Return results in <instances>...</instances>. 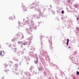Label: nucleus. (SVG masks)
<instances>
[{
    "instance_id": "5",
    "label": "nucleus",
    "mask_w": 79,
    "mask_h": 79,
    "mask_svg": "<svg viewBox=\"0 0 79 79\" xmlns=\"http://www.w3.org/2000/svg\"><path fill=\"white\" fill-rule=\"evenodd\" d=\"M15 52H16V50H17V48H15Z\"/></svg>"
},
{
    "instance_id": "4",
    "label": "nucleus",
    "mask_w": 79,
    "mask_h": 79,
    "mask_svg": "<svg viewBox=\"0 0 79 79\" xmlns=\"http://www.w3.org/2000/svg\"><path fill=\"white\" fill-rule=\"evenodd\" d=\"M77 75H79V72L78 71H77Z\"/></svg>"
},
{
    "instance_id": "10",
    "label": "nucleus",
    "mask_w": 79,
    "mask_h": 79,
    "mask_svg": "<svg viewBox=\"0 0 79 79\" xmlns=\"http://www.w3.org/2000/svg\"><path fill=\"white\" fill-rule=\"evenodd\" d=\"M50 47H52V43H51V44L50 45Z\"/></svg>"
},
{
    "instance_id": "2",
    "label": "nucleus",
    "mask_w": 79,
    "mask_h": 79,
    "mask_svg": "<svg viewBox=\"0 0 79 79\" xmlns=\"http://www.w3.org/2000/svg\"><path fill=\"white\" fill-rule=\"evenodd\" d=\"M69 39H67V42L66 43V44H67V45H68V43H69Z\"/></svg>"
},
{
    "instance_id": "9",
    "label": "nucleus",
    "mask_w": 79,
    "mask_h": 79,
    "mask_svg": "<svg viewBox=\"0 0 79 79\" xmlns=\"http://www.w3.org/2000/svg\"><path fill=\"white\" fill-rule=\"evenodd\" d=\"M79 18H77V20H78L79 19Z\"/></svg>"
},
{
    "instance_id": "7",
    "label": "nucleus",
    "mask_w": 79,
    "mask_h": 79,
    "mask_svg": "<svg viewBox=\"0 0 79 79\" xmlns=\"http://www.w3.org/2000/svg\"><path fill=\"white\" fill-rule=\"evenodd\" d=\"M70 0H68V2L69 3L70 2Z\"/></svg>"
},
{
    "instance_id": "12",
    "label": "nucleus",
    "mask_w": 79,
    "mask_h": 79,
    "mask_svg": "<svg viewBox=\"0 0 79 79\" xmlns=\"http://www.w3.org/2000/svg\"><path fill=\"white\" fill-rule=\"evenodd\" d=\"M0 48H1V46L0 45Z\"/></svg>"
},
{
    "instance_id": "6",
    "label": "nucleus",
    "mask_w": 79,
    "mask_h": 79,
    "mask_svg": "<svg viewBox=\"0 0 79 79\" xmlns=\"http://www.w3.org/2000/svg\"><path fill=\"white\" fill-rule=\"evenodd\" d=\"M61 12H62V14H64V10H62Z\"/></svg>"
},
{
    "instance_id": "1",
    "label": "nucleus",
    "mask_w": 79,
    "mask_h": 79,
    "mask_svg": "<svg viewBox=\"0 0 79 79\" xmlns=\"http://www.w3.org/2000/svg\"><path fill=\"white\" fill-rule=\"evenodd\" d=\"M5 51H1L0 53V56H3L4 55H5Z\"/></svg>"
},
{
    "instance_id": "11",
    "label": "nucleus",
    "mask_w": 79,
    "mask_h": 79,
    "mask_svg": "<svg viewBox=\"0 0 79 79\" xmlns=\"http://www.w3.org/2000/svg\"><path fill=\"white\" fill-rule=\"evenodd\" d=\"M23 45H26V44H23Z\"/></svg>"
},
{
    "instance_id": "3",
    "label": "nucleus",
    "mask_w": 79,
    "mask_h": 79,
    "mask_svg": "<svg viewBox=\"0 0 79 79\" xmlns=\"http://www.w3.org/2000/svg\"><path fill=\"white\" fill-rule=\"evenodd\" d=\"M9 19L10 20H12V19H13V18L12 17H9Z\"/></svg>"
},
{
    "instance_id": "8",
    "label": "nucleus",
    "mask_w": 79,
    "mask_h": 79,
    "mask_svg": "<svg viewBox=\"0 0 79 79\" xmlns=\"http://www.w3.org/2000/svg\"><path fill=\"white\" fill-rule=\"evenodd\" d=\"M18 42V44H21V42H20V41H19Z\"/></svg>"
},
{
    "instance_id": "14",
    "label": "nucleus",
    "mask_w": 79,
    "mask_h": 79,
    "mask_svg": "<svg viewBox=\"0 0 79 79\" xmlns=\"http://www.w3.org/2000/svg\"><path fill=\"white\" fill-rule=\"evenodd\" d=\"M50 37H51V38H52V36H51Z\"/></svg>"
},
{
    "instance_id": "13",
    "label": "nucleus",
    "mask_w": 79,
    "mask_h": 79,
    "mask_svg": "<svg viewBox=\"0 0 79 79\" xmlns=\"http://www.w3.org/2000/svg\"><path fill=\"white\" fill-rule=\"evenodd\" d=\"M69 48H71L70 47H69Z\"/></svg>"
}]
</instances>
